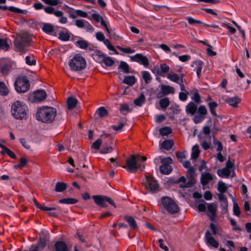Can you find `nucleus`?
I'll return each instance as SVG.
<instances>
[{"instance_id": "nucleus-1", "label": "nucleus", "mask_w": 251, "mask_h": 251, "mask_svg": "<svg viewBox=\"0 0 251 251\" xmlns=\"http://www.w3.org/2000/svg\"><path fill=\"white\" fill-rule=\"evenodd\" d=\"M194 101L189 102L185 107V112L188 115L194 116L193 121L198 124L202 122L206 118L207 110L204 105H201L199 107L197 104L201 102V96L196 90L191 97Z\"/></svg>"}, {"instance_id": "nucleus-2", "label": "nucleus", "mask_w": 251, "mask_h": 251, "mask_svg": "<svg viewBox=\"0 0 251 251\" xmlns=\"http://www.w3.org/2000/svg\"><path fill=\"white\" fill-rule=\"evenodd\" d=\"M147 160L145 156L135 155H131L126 160V165L123 168L129 173H136L138 170L142 171L145 168V161Z\"/></svg>"}, {"instance_id": "nucleus-3", "label": "nucleus", "mask_w": 251, "mask_h": 251, "mask_svg": "<svg viewBox=\"0 0 251 251\" xmlns=\"http://www.w3.org/2000/svg\"><path fill=\"white\" fill-rule=\"evenodd\" d=\"M56 115V109L52 107L43 106L39 108L36 113V118L39 121L51 123Z\"/></svg>"}, {"instance_id": "nucleus-4", "label": "nucleus", "mask_w": 251, "mask_h": 251, "mask_svg": "<svg viewBox=\"0 0 251 251\" xmlns=\"http://www.w3.org/2000/svg\"><path fill=\"white\" fill-rule=\"evenodd\" d=\"M28 108L23 102L17 100L11 105L12 116L17 120L26 119L27 118Z\"/></svg>"}, {"instance_id": "nucleus-5", "label": "nucleus", "mask_w": 251, "mask_h": 251, "mask_svg": "<svg viewBox=\"0 0 251 251\" xmlns=\"http://www.w3.org/2000/svg\"><path fill=\"white\" fill-rule=\"evenodd\" d=\"M234 167V160H230L229 159L225 167L217 170V174L219 177L222 178H228L230 176L233 177L235 176Z\"/></svg>"}, {"instance_id": "nucleus-6", "label": "nucleus", "mask_w": 251, "mask_h": 251, "mask_svg": "<svg viewBox=\"0 0 251 251\" xmlns=\"http://www.w3.org/2000/svg\"><path fill=\"white\" fill-rule=\"evenodd\" d=\"M69 66L72 71H82L86 66L85 59L79 54H76L70 60Z\"/></svg>"}, {"instance_id": "nucleus-7", "label": "nucleus", "mask_w": 251, "mask_h": 251, "mask_svg": "<svg viewBox=\"0 0 251 251\" xmlns=\"http://www.w3.org/2000/svg\"><path fill=\"white\" fill-rule=\"evenodd\" d=\"M161 203L164 208L171 214L176 213L179 210L178 205L170 197H162L161 198Z\"/></svg>"}, {"instance_id": "nucleus-8", "label": "nucleus", "mask_w": 251, "mask_h": 251, "mask_svg": "<svg viewBox=\"0 0 251 251\" xmlns=\"http://www.w3.org/2000/svg\"><path fill=\"white\" fill-rule=\"evenodd\" d=\"M32 41L31 37L26 33L22 34L19 38L15 39L14 45L17 50L23 51L25 48Z\"/></svg>"}, {"instance_id": "nucleus-9", "label": "nucleus", "mask_w": 251, "mask_h": 251, "mask_svg": "<svg viewBox=\"0 0 251 251\" xmlns=\"http://www.w3.org/2000/svg\"><path fill=\"white\" fill-rule=\"evenodd\" d=\"M29 87V82L25 77H18L15 82V89L19 93L27 92Z\"/></svg>"}, {"instance_id": "nucleus-10", "label": "nucleus", "mask_w": 251, "mask_h": 251, "mask_svg": "<svg viewBox=\"0 0 251 251\" xmlns=\"http://www.w3.org/2000/svg\"><path fill=\"white\" fill-rule=\"evenodd\" d=\"M93 199L95 202L98 205L102 207H106L107 206L106 202H107L109 204L113 205L114 207L116 206L112 201V200L108 197L100 196V195H95L93 196Z\"/></svg>"}, {"instance_id": "nucleus-11", "label": "nucleus", "mask_w": 251, "mask_h": 251, "mask_svg": "<svg viewBox=\"0 0 251 251\" xmlns=\"http://www.w3.org/2000/svg\"><path fill=\"white\" fill-rule=\"evenodd\" d=\"M144 184L146 188L151 193L156 192L159 188V184L156 180L151 176L146 177L144 180Z\"/></svg>"}, {"instance_id": "nucleus-12", "label": "nucleus", "mask_w": 251, "mask_h": 251, "mask_svg": "<svg viewBox=\"0 0 251 251\" xmlns=\"http://www.w3.org/2000/svg\"><path fill=\"white\" fill-rule=\"evenodd\" d=\"M130 61L135 62L140 65H143L147 68L149 66V60L147 56L144 55L142 53H136L134 55L130 56Z\"/></svg>"}, {"instance_id": "nucleus-13", "label": "nucleus", "mask_w": 251, "mask_h": 251, "mask_svg": "<svg viewBox=\"0 0 251 251\" xmlns=\"http://www.w3.org/2000/svg\"><path fill=\"white\" fill-rule=\"evenodd\" d=\"M75 25L78 28H84L87 32L90 33L94 31V28L93 26L86 20L79 19L75 21Z\"/></svg>"}, {"instance_id": "nucleus-14", "label": "nucleus", "mask_w": 251, "mask_h": 251, "mask_svg": "<svg viewBox=\"0 0 251 251\" xmlns=\"http://www.w3.org/2000/svg\"><path fill=\"white\" fill-rule=\"evenodd\" d=\"M195 171L194 168H189L187 172V176L189 179L188 182L184 185H180V187H190L196 183L195 179Z\"/></svg>"}, {"instance_id": "nucleus-15", "label": "nucleus", "mask_w": 251, "mask_h": 251, "mask_svg": "<svg viewBox=\"0 0 251 251\" xmlns=\"http://www.w3.org/2000/svg\"><path fill=\"white\" fill-rule=\"evenodd\" d=\"M205 240L206 245L209 247L218 248L219 245V242L212 236L209 231L207 230L205 234Z\"/></svg>"}, {"instance_id": "nucleus-16", "label": "nucleus", "mask_w": 251, "mask_h": 251, "mask_svg": "<svg viewBox=\"0 0 251 251\" xmlns=\"http://www.w3.org/2000/svg\"><path fill=\"white\" fill-rule=\"evenodd\" d=\"M215 178V176L212 173L207 172H202L201 173L200 182L202 186H206Z\"/></svg>"}, {"instance_id": "nucleus-17", "label": "nucleus", "mask_w": 251, "mask_h": 251, "mask_svg": "<svg viewBox=\"0 0 251 251\" xmlns=\"http://www.w3.org/2000/svg\"><path fill=\"white\" fill-rule=\"evenodd\" d=\"M207 215L211 221L214 222L217 218V204L214 202L207 204Z\"/></svg>"}, {"instance_id": "nucleus-18", "label": "nucleus", "mask_w": 251, "mask_h": 251, "mask_svg": "<svg viewBox=\"0 0 251 251\" xmlns=\"http://www.w3.org/2000/svg\"><path fill=\"white\" fill-rule=\"evenodd\" d=\"M47 93L45 90H37L31 95L33 102H38L44 100L47 98Z\"/></svg>"}, {"instance_id": "nucleus-19", "label": "nucleus", "mask_w": 251, "mask_h": 251, "mask_svg": "<svg viewBox=\"0 0 251 251\" xmlns=\"http://www.w3.org/2000/svg\"><path fill=\"white\" fill-rule=\"evenodd\" d=\"M167 77L170 80L177 84L181 81L182 78V79H185L183 74H181L180 75H178V74L174 73L168 74Z\"/></svg>"}, {"instance_id": "nucleus-20", "label": "nucleus", "mask_w": 251, "mask_h": 251, "mask_svg": "<svg viewBox=\"0 0 251 251\" xmlns=\"http://www.w3.org/2000/svg\"><path fill=\"white\" fill-rule=\"evenodd\" d=\"M160 92L163 96L174 94L175 93V89L170 85H162L160 86Z\"/></svg>"}, {"instance_id": "nucleus-21", "label": "nucleus", "mask_w": 251, "mask_h": 251, "mask_svg": "<svg viewBox=\"0 0 251 251\" xmlns=\"http://www.w3.org/2000/svg\"><path fill=\"white\" fill-rule=\"evenodd\" d=\"M225 102L233 107H236L241 102V99L238 96L229 97L225 100Z\"/></svg>"}, {"instance_id": "nucleus-22", "label": "nucleus", "mask_w": 251, "mask_h": 251, "mask_svg": "<svg viewBox=\"0 0 251 251\" xmlns=\"http://www.w3.org/2000/svg\"><path fill=\"white\" fill-rule=\"evenodd\" d=\"M191 66L195 67L194 71L197 73L198 78L200 77L201 70L203 67V62L201 60H196L194 61L191 64Z\"/></svg>"}, {"instance_id": "nucleus-23", "label": "nucleus", "mask_w": 251, "mask_h": 251, "mask_svg": "<svg viewBox=\"0 0 251 251\" xmlns=\"http://www.w3.org/2000/svg\"><path fill=\"white\" fill-rule=\"evenodd\" d=\"M72 34L67 29L60 31L58 38L62 41L67 42L70 40Z\"/></svg>"}, {"instance_id": "nucleus-24", "label": "nucleus", "mask_w": 251, "mask_h": 251, "mask_svg": "<svg viewBox=\"0 0 251 251\" xmlns=\"http://www.w3.org/2000/svg\"><path fill=\"white\" fill-rule=\"evenodd\" d=\"M2 66L1 67V72L2 74H7L11 69V63L8 60H3L1 61Z\"/></svg>"}, {"instance_id": "nucleus-25", "label": "nucleus", "mask_w": 251, "mask_h": 251, "mask_svg": "<svg viewBox=\"0 0 251 251\" xmlns=\"http://www.w3.org/2000/svg\"><path fill=\"white\" fill-rule=\"evenodd\" d=\"M42 30L49 35H53L54 26L50 23H43L42 26Z\"/></svg>"}, {"instance_id": "nucleus-26", "label": "nucleus", "mask_w": 251, "mask_h": 251, "mask_svg": "<svg viewBox=\"0 0 251 251\" xmlns=\"http://www.w3.org/2000/svg\"><path fill=\"white\" fill-rule=\"evenodd\" d=\"M56 251H68L66 244L63 241H57L55 244Z\"/></svg>"}, {"instance_id": "nucleus-27", "label": "nucleus", "mask_w": 251, "mask_h": 251, "mask_svg": "<svg viewBox=\"0 0 251 251\" xmlns=\"http://www.w3.org/2000/svg\"><path fill=\"white\" fill-rule=\"evenodd\" d=\"M160 71L158 69L156 71V73L158 75H162V74H166L169 72L170 70V67L166 63H163L160 64ZM153 73H155V72L152 71Z\"/></svg>"}, {"instance_id": "nucleus-28", "label": "nucleus", "mask_w": 251, "mask_h": 251, "mask_svg": "<svg viewBox=\"0 0 251 251\" xmlns=\"http://www.w3.org/2000/svg\"><path fill=\"white\" fill-rule=\"evenodd\" d=\"M200 151L198 145H194L192 149L191 158L193 160H196L199 156Z\"/></svg>"}, {"instance_id": "nucleus-29", "label": "nucleus", "mask_w": 251, "mask_h": 251, "mask_svg": "<svg viewBox=\"0 0 251 251\" xmlns=\"http://www.w3.org/2000/svg\"><path fill=\"white\" fill-rule=\"evenodd\" d=\"M172 171V166L168 164H162L160 167V171L164 175H168L171 173Z\"/></svg>"}, {"instance_id": "nucleus-30", "label": "nucleus", "mask_w": 251, "mask_h": 251, "mask_svg": "<svg viewBox=\"0 0 251 251\" xmlns=\"http://www.w3.org/2000/svg\"><path fill=\"white\" fill-rule=\"evenodd\" d=\"M136 81L135 77L133 75L126 76L123 80V83L129 86L133 85Z\"/></svg>"}, {"instance_id": "nucleus-31", "label": "nucleus", "mask_w": 251, "mask_h": 251, "mask_svg": "<svg viewBox=\"0 0 251 251\" xmlns=\"http://www.w3.org/2000/svg\"><path fill=\"white\" fill-rule=\"evenodd\" d=\"M124 219L128 223L130 227L134 229L137 227V225L134 219L129 216H125Z\"/></svg>"}, {"instance_id": "nucleus-32", "label": "nucleus", "mask_w": 251, "mask_h": 251, "mask_svg": "<svg viewBox=\"0 0 251 251\" xmlns=\"http://www.w3.org/2000/svg\"><path fill=\"white\" fill-rule=\"evenodd\" d=\"M78 200L72 198H64L59 200L60 203H63L66 204H73L77 203Z\"/></svg>"}, {"instance_id": "nucleus-33", "label": "nucleus", "mask_w": 251, "mask_h": 251, "mask_svg": "<svg viewBox=\"0 0 251 251\" xmlns=\"http://www.w3.org/2000/svg\"><path fill=\"white\" fill-rule=\"evenodd\" d=\"M75 45L83 50L87 49L89 46L88 42L83 39H80L76 41Z\"/></svg>"}, {"instance_id": "nucleus-34", "label": "nucleus", "mask_w": 251, "mask_h": 251, "mask_svg": "<svg viewBox=\"0 0 251 251\" xmlns=\"http://www.w3.org/2000/svg\"><path fill=\"white\" fill-rule=\"evenodd\" d=\"M145 97L143 93H142L140 96L134 100V103L138 106H141L145 102Z\"/></svg>"}, {"instance_id": "nucleus-35", "label": "nucleus", "mask_w": 251, "mask_h": 251, "mask_svg": "<svg viewBox=\"0 0 251 251\" xmlns=\"http://www.w3.org/2000/svg\"><path fill=\"white\" fill-rule=\"evenodd\" d=\"M77 103V100L73 97H70L68 99L67 104L68 109L72 110L74 109Z\"/></svg>"}, {"instance_id": "nucleus-36", "label": "nucleus", "mask_w": 251, "mask_h": 251, "mask_svg": "<svg viewBox=\"0 0 251 251\" xmlns=\"http://www.w3.org/2000/svg\"><path fill=\"white\" fill-rule=\"evenodd\" d=\"M208 105L211 114L213 116H217L216 109L218 107V104L216 102L211 101L208 103Z\"/></svg>"}, {"instance_id": "nucleus-37", "label": "nucleus", "mask_w": 251, "mask_h": 251, "mask_svg": "<svg viewBox=\"0 0 251 251\" xmlns=\"http://www.w3.org/2000/svg\"><path fill=\"white\" fill-rule=\"evenodd\" d=\"M28 163V160L24 157H22L20 158V163L19 164H16L14 166V168L15 169H22Z\"/></svg>"}, {"instance_id": "nucleus-38", "label": "nucleus", "mask_w": 251, "mask_h": 251, "mask_svg": "<svg viewBox=\"0 0 251 251\" xmlns=\"http://www.w3.org/2000/svg\"><path fill=\"white\" fill-rule=\"evenodd\" d=\"M174 145V142L172 140H166L164 141L161 145V148L167 150H170L172 148Z\"/></svg>"}, {"instance_id": "nucleus-39", "label": "nucleus", "mask_w": 251, "mask_h": 251, "mask_svg": "<svg viewBox=\"0 0 251 251\" xmlns=\"http://www.w3.org/2000/svg\"><path fill=\"white\" fill-rule=\"evenodd\" d=\"M170 103V100L167 97L163 98L159 101L160 106L163 109H166L169 106Z\"/></svg>"}, {"instance_id": "nucleus-40", "label": "nucleus", "mask_w": 251, "mask_h": 251, "mask_svg": "<svg viewBox=\"0 0 251 251\" xmlns=\"http://www.w3.org/2000/svg\"><path fill=\"white\" fill-rule=\"evenodd\" d=\"M102 61L103 63L107 67L112 66L115 63L113 59L110 56H103Z\"/></svg>"}, {"instance_id": "nucleus-41", "label": "nucleus", "mask_w": 251, "mask_h": 251, "mask_svg": "<svg viewBox=\"0 0 251 251\" xmlns=\"http://www.w3.org/2000/svg\"><path fill=\"white\" fill-rule=\"evenodd\" d=\"M67 188V184L64 182H58L55 185V191L57 192H62Z\"/></svg>"}, {"instance_id": "nucleus-42", "label": "nucleus", "mask_w": 251, "mask_h": 251, "mask_svg": "<svg viewBox=\"0 0 251 251\" xmlns=\"http://www.w3.org/2000/svg\"><path fill=\"white\" fill-rule=\"evenodd\" d=\"M94 12H95L93 13L91 16H89L88 19L90 20H94L96 23H99L102 17L97 11H95Z\"/></svg>"}, {"instance_id": "nucleus-43", "label": "nucleus", "mask_w": 251, "mask_h": 251, "mask_svg": "<svg viewBox=\"0 0 251 251\" xmlns=\"http://www.w3.org/2000/svg\"><path fill=\"white\" fill-rule=\"evenodd\" d=\"M143 78L144 79L146 83L148 84L150 83L151 79V76L150 73L146 71H143L141 72Z\"/></svg>"}, {"instance_id": "nucleus-44", "label": "nucleus", "mask_w": 251, "mask_h": 251, "mask_svg": "<svg viewBox=\"0 0 251 251\" xmlns=\"http://www.w3.org/2000/svg\"><path fill=\"white\" fill-rule=\"evenodd\" d=\"M218 190L221 193H225L227 189L226 184L222 181H219L218 183Z\"/></svg>"}, {"instance_id": "nucleus-45", "label": "nucleus", "mask_w": 251, "mask_h": 251, "mask_svg": "<svg viewBox=\"0 0 251 251\" xmlns=\"http://www.w3.org/2000/svg\"><path fill=\"white\" fill-rule=\"evenodd\" d=\"M233 214L234 215L239 217L241 214L240 208L235 201H233Z\"/></svg>"}, {"instance_id": "nucleus-46", "label": "nucleus", "mask_w": 251, "mask_h": 251, "mask_svg": "<svg viewBox=\"0 0 251 251\" xmlns=\"http://www.w3.org/2000/svg\"><path fill=\"white\" fill-rule=\"evenodd\" d=\"M172 128L169 127H164L159 130L160 135L162 136H167L172 132Z\"/></svg>"}, {"instance_id": "nucleus-47", "label": "nucleus", "mask_w": 251, "mask_h": 251, "mask_svg": "<svg viewBox=\"0 0 251 251\" xmlns=\"http://www.w3.org/2000/svg\"><path fill=\"white\" fill-rule=\"evenodd\" d=\"M96 113L100 117H104L106 116L108 114L107 110L104 107L102 106L99 108L97 109Z\"/></svg>"}, {"instance_id": "nucleus-48", "label": "nucleus", "mask_w": 251, "mask_h": 251, "mask_svg": "<svg viewBox=\"0 0 251 251\" xmlns=\"http://www.w3.org/2000/svg\"><path fill=\"white\" fill-rule=\"evenodd\" d=\"M0 93L2 95H7L8 93V89L5 84L0 81Z\"/></svg>"}, {"instance_id": "nucleus-49", "label": "nucleus", "mask_w": 251, "mask_h": 251, "mask_svg": "<svg viewBox=\"0 0 251 251\" xmlns=\"http://www.w3.org/2000/svg\"><path fill=\"white\" fill-rule=\"evenodd\" d=\"M102 42L107 47L109 50L114 51L116 54H118V52L116 51L114 47L110 44L108 39L105 38Z\"/></svg>"}, {"instance_id": "nucleus-50", "label": "nucleus", "mask_w": 251, "mask_h": 251, "mask_svg": "<svg viewBox=\"0 0 251 251\" xmlns=\"http://www.w3.org/2000/svg\"><path fill=\"white\" fill-rule=\"evenodd\" d=\"M119 69H121L125 73H128L129 72V66L127 63L124 61H121L119 66Z\"/></svg>"}, {"instance_id": "nucleus-51", "label": "nucleus", "mask_w": 251, "mask_h": 251, "mask_svg": "<svg viewBox=\"0 0 251 251\" xmlns=\"http://www.w3.org/2000/svg\"><path fill=\"white\" fill-rule=\"evenodd\" d=\"M9 48V46L7 44V41L4 39L0 38V49L7 50Z\"/></svg>"}, {"instance_id": "nucleus-52", "label": "nucleus", "mask_w": 251, "mask_h": 251, "mask_svg": "<svg viewBox=\"0 0 251 251\" xmlns=\"http://www.w3.org/2000/svg\"><path fill=\"white\" fill-rule=\"evenodd\" d=\"M117 49H118L121 51L125 53H134L135 50L133 49H131L129 47L127 48H123L121 46H117Z\"/></svg>"}, {"instance_id": "nucleus-53", "label": "nucleus", "mask_w": 251, "mask_h": 251, "mask_svg": "<svg viewBox=\"0 0 251 251\" xmlns=\"http://www.w3.org/2000/svg\"><path fill=\"white\" fill-rule=\"evenodd\" d=\"M188 94L189 92L188 91L180 92L179 93V100L182 101H186L188 99Z\"/></svg>"}, {"instance_id": "nucleus-54", "label": "nucleus", "mask_w": 251, "mask_h": 251, "mask_svg": "<svg viewBox=\"0 0 251 251\" xmlns=\"http://www.w3.org/2000/svg\"><path fill=\"white\" fill-rule=\"evenodd\" d=\"M75 12L77 16L82 18H87L88 19L89 16L87 12L82 11L80 9H77L75 10Z\"/></svg>"}, {"instance_id": "nucleus-55", "label": "nucleus", "mask_w": 251, "mask_h": 251, "mask_svg": "<svg viewBox=\"0 0 251 251\" xmlns=\"http://www.w3.org/2000/svg\"><path fill=\"white\" fill-rule=\"evenodd\" d=\"M213 143L215 145L217 146V151L218 152H221L223 150V147L221 142L217 140L216 139H214Z\"/></svg>"}, {"instance_id": "nucleus-56", "label": "nucleus", "mask_w": 251, "mask_h": 251, "mask_svg": "<svg viewBox=\"0 0 251 251\" xmlns=\"http://www.w3.org/2000/svg\"><path fill=\"white\" fill-rule=\"evenodd\" d=\"M187 19L188 23L190 25H193L195 24H203V23L201 21L196 20L191 17H188Z\"/></svg>"}, {"instance_id": "nucleus-57", "label": "nucleus", "mask_w": 251, "mask_h": 251, "mask_svg": "<svg viewBox=\"0 0 251 251\" xmlns=\"http://www.w3.org/2000/svg\"><path fill=\"white\" fill-rule=\"evenodd\" d=\"M25 62L27 65L32 66L36 64V61L34 59L31 60V57L30 56H26L25 57Z\"/></svg>"}, {"instance_id": "nucleus-58", "label": "nucleus", "mask_w": 251, "mask_h": 251, "mask_svg": "<svg viewBox=\"0 0 251 251\" xmlns=\"http://www.w3.org/2000/svg\"><path fill=\"white\" fill-rule=\"evenodd\" d=\"M112 151H113V148L111 147L106 146L105 147H103L101 149L100 152L101 153H102V154H106V153L112 152Z\"/></svg>"}, {"instance_id": "nucleus-59", "label": "nucleus", "mask_w": 251, "mask_h": 251, "mask_svg": "<svg viewBox=\"0 0 251 251\" xmlns=\"http://www.w3.org/2000/svg\"><path fill=\"white\" fill-rule=\"evenodd\" d=\"M96 37L98 41L100 42H102L105 39V36L101 32H97L96 33Z\"/></svg>"}, {"instance_id": "nucleus-60", "label": "nucleus", "mask_w": 251, "mask_h": 251, "mask_svg": "<svg viewBox=\"0 0 251 251\" xmlns=\"http://www.w3.org/2000/svg\"><path fill=\"white\" fill-rule=\"evenodd\" d=\"M226 245L229 248L230 251H233L235 249V246L234 242L231 240H227Z\"/></svg>"}, {"instance_id": "nucleus-61", "label": "nucleus", "mask_w": 251, "mask_h": 251, "mask_svg": "<svg viewBox=\"0 0 251 251\" xmlns=\"http://www.w3.org/2000/svg\"><path fill=\"white\" fill-rule=\"evenodd\" d=\"M101 143V140L100 139H98L93 143L92 147L96 150H98L100 149Z\"/></svg>"}, {"instance_id": "nucleus-62", "label": "nucleus", "mask_w": 251, "mask_h": 251, "mask_svg": "<svg viewBox=\"0 0 251 251\" xmlns=\"http://www.w3.org/2000/svg\"><path fill=\"white\" fill-rule=\"evenodd\" d=\"M190 58L191 57L189 55H182L178 56L179 60L183 62H185L189 60Z\"/></svg>"}, {"instance_id": "nucleus-63", "label": "nucleus", "mask_w": 251, "mask_h": 251, "mask_svg": "<svg viewBox=\"0 0 251 251\" xmlns=\"http://www.w3.org/2000/svg\"><path fill=\"white\" fill-rule=\"evenodd\" d=\"M159 47L166 53H170L171 51V49L166 44H162L159 45Z\"/></svg>"}, {"instance_id": "nucleus-64", "label": "nucleus", "mask_w": 251, "mask_h": 251, "mask_svg": "<svg viewBox=\"0 0 251 251\" xmlns=\"http://www.w3.org/2000/svg\"><path fill=\"white\" fill-rule=\"evenodd\" d=\"M176 156L179 161H181L183 159L186 158V153L185 152H176Z\"/></svg>"}]
</instances>
